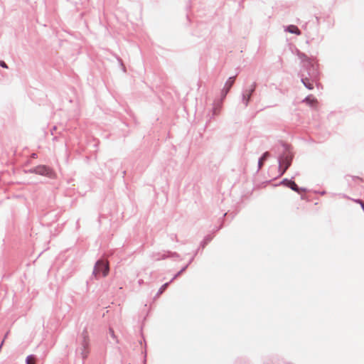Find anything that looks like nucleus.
I'll return each mask as SVG.
<instances>
[{"label": "nucleus", "mask_w": 364, "mask_h": 364, "mask_svg": "<svg viewBox=\"0 0 364 364\" xmlns=\"http://www.w3.org/2000/svg\"><path fill=\"white\" fill-rule=\"evenodd\" d=\"M8 333L5 335L4 339L7 337Z\"/></svg>", "instance_id": "obj_23"}, {"label": "nucleus", "mask_w": 364, "mask_h": 364, "mask_svg": "<svg viewBox=\"0 0 364 364\" xmlns=\"http://www.w3.org/2000/svg\"><path fill=\"white\" fill-rule=\"evenodd\" d=\"M301 81L308 90H313L314 85L309 82V80L307 77H301Z\"/></svg>", "instance_id": "obj_9"}, {"label": "nucleus", "mask_w": 364, "mask_h": 364, "mask_svg": "<svg viewBox=\"0 0 364 364\" xmlns=\"http://www.w3.org/2000/svg\"><path fill=\"white\" fill-rule=\"evenodd\" d=\"M285 31H287L290 33H294V34H296V35H300L301 34V31L300 30L297 28V26H294V25H290L289 26H287L285 29H284Z\"/></svg>", "instance_id": "obj_8"}, {"label": "nucleus", "mask_w": 364, "mask_h": 364, "mask_svg": "<svg viewBox=\"0 0 364 364\" xmlns=\"http://www.w3.org/2000/svg\"><path fill=\"white\" fill-rule=\"evenodd\" d=\"M235 80V77H230L227 81L225 82L224 87L221 90V100H223L228 93L229 92L230 88L232 87Z\"/></svg>", "instance_id": "obj_6"}, {"label": "nucleus", "mask_w": 364, "mask_h": 364, "mask_svg": "<svg viewBox=\"0 0 364 364\" xmlns=\"http://www.w3.org/2000/svg\"><path fill=\"white\" fill-rule=\"evenodd\" d=\"M27 173H36L43 176L50 177L52 175L51 170L46 166L39 165L34 168H30L26 171Z\"/></svg>", "instance_id": "obj_5"}, {"label": "nucleus", "mask_w": 364, "mask_h": 364, "mask_svg": "<svg viewBox=\"0 0 364 364\" xmlns=\"http://www.w3.org/2000/svg\"><path fill=\"white\" fill-rule=\"evenodd\" d=\"M170 281L168 282H166L165 284H164L158 290V292L156 294V295H159L163 293V291L166 289V288L168 286V284H170Z\"/></svg>", "instance_id": "obj_13"}, {"label": "nucleus", "mask_w": 364, "mask_h": 364, "mask_svg": "<svg viewBox=\"0 0 364 364\" xmlns=\"http://www.w3.org/2000/svg\"><path fill=\"white\" fill-rule=\"evenodd\" d=\"M221 107V101L218 102L217 105L214 104L213 107V115H216L218 113V111Z\"/></svg>", "instance_id": "obj_12"}, {"label": "nucleus", "mask_w": 364, "mask_h": 364, "mask_svg": "<svg viewBox=\"0 0 364 364\" xmlns=\"http://www.w3.org/2000/svg\"><path fill=\"white\" fill-rule=\"evenodd\" d=\"M139 284H141L142 283V280H139Z\"/></svg>", "instance_id": "obj_22"}, {"label": "nucleus", "mask_w": 364, "mask_h": 364, "mask_svg": "<svg viewBox=\"0 0 364 364\" xmlns=\"http://www.w3.org/2000/svg\"><path fill=\"white\" fill-rule=\"evenodd\" d=\"M256 87V83L252 82L250 87L243 90L242 92V103L243 104L245 107H247L249 105V102L251 99V96L252 93L255 92Z\"/></svg>", "instance_id": "obj_4"}, {"label": "nucleus", "mask_w": 364, "mask_h": 364, "mask_svg": "<svg viewBox=\"0 0 364 364\" xmlns=\"http://www.w3.org/2000/svg\"><path fill=\"white\" fill-rule=\"evenodd\" d=\"M360 206H361L362 209H363V210H364V203H360Z\"/></svg>", "instance_id": "obj_21"}, {"label": "nucleus", "mask_w": 364, "mask_h": 364, "mask_svg": "<svg viewBox=\"0 0 364 364\" xmlns=\"http://www.w3.org/2000/svg\"><path fill=\"white\" fill-rule=\"evenodd\" d=\"M166 257H167V256H166L165 254H164V255L161 256V258L162 259H166Z\"/></svg>", "instance_id": "obj_20"}, {"label": "nucleus", "mask_w": 364, "mask_h": 364, "mask_svg": "<svg viewBox=\"0 0 364 364\" xmlns=\"http://www.w3.org/2000/svg\"><path fill=\"white\" fill-rule=\"evenodd\" d=\"M304 102H310V100H309V97H306L304 99Z\"/></svg>", "instance_id": "obj_19"}, {"label": "nucleus", "mask_w": 364, "mask_h": 364, "mask_svg": "<svg viewBox=\"0 0 364 364\" xmlns=\"http://www.w3.org/2000/svg\"><path fill=\"white\" fill-rule=\"evenodd\" d=\"M355 201L356 203H358L359 204H360V203H363V202H362V200H360V199L355 200Z\"/></svg>", "instance_id": "obj_18"}, {"label": "nucleus", "mask_w": 364, "mask_h": 364, "mask_svg": "<svg viewBox=\"0 0 364 364\" xmlns=\"http://www.w3.org/2000/svg\"><path fill=\"white\" fill-rule=\"evenodd\" d=\"M32 355H30L28 356H27L26 359V364H31V361H30V359L32 358Z\"/></svg>", "instance_id": "obj_16"}, {"label": "nucleus", "mask_w": 364, "mask_h": 364, "mask_svg": "<svg viewBox=\"0 0 364 364\" xmlns=\"http://www.w3.org/2000/svg\"><path fill=\"white\" fill-rule=\"evenodd\" d=\"M298 57L301 60V61H305V60H307L309 62V63L310 64L311 63L309 61V58L308 57L304 54V53H300V52H298Z\"/></svg>", "instance_id": "obj_14"}, {"label": "nucleus", "mask_w": 364, "mask_h": 364, "mask_svg": "<svg viewBox=\"0 0 364 364\" xmlns=\"http://www.w3.org/2000/svg\"><path fill=\"white\" fill-rule=\"evenodd\" d=\"M0 66L4 68H8V66L6 64V63L4 61H2V60H0Z\"/></svg>", "instance_id": "obj_15"}, {"label": "nucleus", "mask_w": 364, "mask_h": 364, "mask_svg": "<svg viewBox=\"0 0 364 364\" xmlns=\"http://www.w3.org/2000/svg\"><path fill=\"white\" fill-rule=\"evenodd\" d=\"M193 258L190 260L189 263L183 267L178 272L173 276V277L170 280V282H172L175 279H176L188 267V264L192 262Z\"/></svg>", "instance_id": "obj_11"}, {"label": "nucleus", "mask_w": 364, "mask_h": 364, "mask_svg": "<svg viewBox=\"0 0 364 364\" xmlns=\"http://www.w3.org/2000/svg\"><path fill=\"white\" fill-rule=\"evenodd\" d=\"M109 333L110 336H111L113 338H115L114 332V331H113L112 328H109Z\"/></svg>", "instance_id": "obj_17"}, {"label": "nucleus", "mask_w": 364, "mask_h": 364, "mask_svg": "<svg viewBox=\"0 0 364 364\" xmlns=\"http://www.w3.org/2000/svg\"><path fill=\"white\" fill-rule=\"evenodd\" d=\"M268 156H269V153L267 151H266L263 154L262 157L260 159H259L258 164H257L258 170H259L261 168V167L262 166V162L264 161V160H265L267 158Z\"/></svg>", "instance_id": "obj_10"}, {"label": "nucleus", "mask_w": 364, "mask_h": 364, "mask_svg": "<svg viewBox=\"0 0 364 364\" xmlns=\"http://www.w3.org/2000/svg\"><path fill=\"white\" fill-rule=\"evenodd\" d=\"M291 158L289 156H282L278 159L279 175H283L290 166Z\"/></svg>", "instance_id": "obj_3"}, {"label": "nucleus", "mask_w": 364, "mask_h": 364, "mask_svg": "<svg viewBox=\"0 0 364 364\" xmlns=\"http://www.w3.org/2000/svg\"><path fill=\"white\" fill-rule=\"evenodd\" d=\"M100 272H102L103 277H106L109 272L108 264L102 260H98L95 263L92 274V277L97 278V274H100Z\"/></svg>", "instance_id": "obj_2"}, {"label": "nucleus", "mask_w": 364, "mask_h": 364, "mask_svg": "<svg viewBox=\"0 0 364 364\" xmlns=\"http://www.w3.org/2000/svg\"><path fill=\"white\" fill-rule=\"evenodd\" d=\"M281 184H283L284 186H286L287 187H289V188H291L292 191H295V192H297V193H299L301 191H306V188H299L297 186V185L295 183V182L292 180H289L287 178H284L283 179L281 182H280Z\"/></svg>", "instance_id": "obj_7"}, {"label": "nucleus", "mask_w": 364, "mask_h": 364, "mask_svg": "<svg viewBox=\"0 0 364 364\" xmlns=\"http://www.w3.org/2000/svg\"><path fill=\"white\" fill-rule=\"evenodd\" d=\"M90 344V339L88 333L86 328H85L80 338H79V347L76 349V351L79 353L81 358L85 360L89 353L88 346Z\"/></svg>", "instance_id": "obj_1"}]
</instances>
